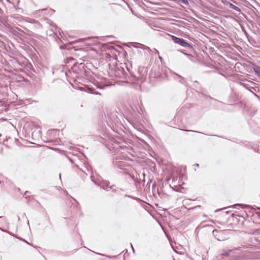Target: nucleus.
<instances>
[{
	"mask_svg": "<svg viewBox=\"0 0 260 260\" xmlns=\"http://www.w3.org/2000/svg\"><path fill=\"white\" fill-rule=\"evenodd\" d=\"M75 166L78 168L80 170H82L83 172L86 174V171H89L88 165L85 162V156H82V158L79 159L77 161H73Z\"/></svg>",
	"mask_w": 260,
	"mask_h": 260,
	"instance_id": "f257e3e1",
	"label": "nucleus"
},
{
	"mask_svg": "<svg viewBox=\"0 0 260 260\" xmlns=\"http://www.w3.org/2000/svg\"><path fill=\"white\" fill-rule=\"evenodd\" d=\"M113 165L116 169L125 170V167L128 166L127 162L117 157L114 158Z\"/></svg>",
	"mask_w": 260,
	"mask_h": 260,
	"instance_id": "f03ea898",
	"label": "nucleus"
},
{
	"mask_svg": "<svg viewBox=\"0 0 260 260\" xmlns=\"http://www.w3.org/2000/svg\"><path fill=\"white\" fill-rule=\"evenodd\" d=\"M171 39L173 41L177 44L181 46L182 47L189 48H192L191 44L188 43L185 40L182 38H178L174 36H171Z\"/></svg>",
	"mask_w": 260,
	"mask_h": 260,
	"instance_id": "7ed1b4c3",
	"label": "nucleus"
},
{
	"mask_svg": "<svg viewBox=\"0 0 260 260\" xmlns=\"http://www.w3.org/2000/svg\"><path fill=\"white\" fill-rule=\"evenodd\" d=\"M128 177L129 178L130 181L132 180L134 182L137 189L141 188L140 185L141 181L137 179H135L134 177L130 174H128Z\"/></svg>",
	"mask_w": 260,
	"mask_h": 260,
	"instance_id": "20e7f679",
	"label": "nucleus"
},
{
	"mask_svg": "<svg viewBox=\"0 0 260 260\" xmlns=\"http://www.w3.org/2000/svg\"><path fill=\"white\" fill-rule=\"evenodd\" d=\"M227 6H229L230 8L235 10V11L237 12H240L241 10L240 9L237 7L236 6L233 5V4L229 2L226 1L224 3Z\"/></svg>",
	"mask_w": 260,
	"mask_h": 260,
	"instance_id": "39448f33",
	"label": "nucleus"
},
{
	"mask_svg": "<svg viewBox=\"0 0 260 260\" xmlns=\"http://www.w3.org/2000/svg\"><path fill=\"white\" fill-rule=\"evenodd\" d=\"M115 75L119 78H123L124 77V72L122 68L117 69V70L115 71Z\"/></svg>",
	"mask_w": 260,
	"mask_h": 260,
	"instance_id": "423d86ee",
	"label": "nucleus"
},
{
	"mask_svg": "<svg viewBox=\"0 0 260 260\" xmlns=\"http://www.w3.org/2000/svg\"><path fill=\"white\" fill-rule=\"evenodd\" d=\"M232 251V250H229V251H225L224 250L222 253H221L219 255V257L221 258H224L225 257H229L230 256V253Z\"/></svg>",
	"mask_w": 260,
	"mask_h": 260,
	"instance_id": "0eeeda50",
	"label": "nucleus"
},
{
	"mask_svg": "<svg viewBox=\"0 0 260 260\" xmlns=\"http://www.w3.org/2000/svg\"><path fill=\"white\" fill-rule=\"evenodd\" d=\"M255 74L260 78V67L257 66H255L253 68Z\"/></svg>",
	"mask_w": 260,
	"mask_h": 260,
	"instance_id": "6e6552de",
	"label": "nucleus"
},
{
	"mask_svg": "<svg viewBox=\"0 0 260 260\" xmlns=\"http://www.w3.org/2000/svg\"><path fill=\"white\" fill-rule=\"evenodd\" d=\"M139 47L141 48V49H142L143 50H147L148 51H151V49L149 47L146 46L144 45H142V44H140V46Z\"/></svg>",
	"mask_w": 260,
	"mask_h": 260,
	"instance_id": "1a4fd4ad",
	"label": "nucleus"
},
{
	"mask_svg": "<svg viewBox=\"0 0 260 260\" xmlns=\"http://www.w3.org/2000/svg\"><path fill=\"white\" fill-rule=\"evenodd\" d=\"M179 3H180L184 5L187 6L189 5L188 0H176Z\"/></svg>",
	"mask_w": 260,
	"mask_h": 260,
	"instance_id": "9d476101",
	"label": "nucleus"
},
{
	"mask_svg": "<svg viewBox=\"0 0 260 260\" xmlns=\"http://www.w3.org/2000/svg\"><path fill=\"white\" fill-rule=\"evenodd\" d=\"M5 109V106L2 102H0V113L3 112Z\"/></svg>",
	"mask_w": 260,
	"mask_h": 260,
	"instance_id": "9b49d317",
	"label": "nucleus"
},
{
	"mask_svg": "<svg viewBox=\"0 0 260 260\" xmlns=\"http://www.w3.org/2000/svg\"><path fill=\"white\" fill-rule=\"evenodd\" d=\"M190 201L189 199H185L183 201V205L185 206V205H186L188 204V202H189Z\"/></svg>",
	"mask_w": 260,
	"mask_h": 260,
	"instance_id": "f8f14e48",
	"label": "nucleus"
},
{
	"mask_svg": "<svg viewBox=\"0 0 260 260\" xmlns=\"http://www.w3.org/2000/svg\"><path fill=\"white\" fill-rule=\"evenodd\" d=\"M90 91H91L90 92L91 93H92V94H100L99 92L95 91L94 89H90Z\"/></svg>",
	"mask_w": 260,
	"mask_h": 260,
	"instance_id": "ddd939ff",
	"label": "nucleus"
},
{
	"mask_svg": "<svg viewBox=\"0 0 260 260\" xmlns=\"http://www.w3.org/2000/svg\"><path fill=\"white\" fill-rule=\"evenodd\" d=\"M182 53H183V52H182ZM184 54L186 56H187L190 59L192 57V56L191 54L186 53H184Z\"/></svg>",
	"mask_w": 260,
	"mask_h": 260,
	"instance_id": "4468645a",
	"label": "nucleus"
},
{
	"mask_svg": "<svg viewBox=\"0 0 260 260\" xmlns=\"http://www.w3.org/2000/svg\"><path fill=\"white\" fill-rule=\"evenodd\" d=\"M125 196H126V197H129V198H132V199H134V200H137V199H138L137 198H136V197H132V196H129V195H126H126H125Z\"/></svg>",
	"mask_w": 260,
	"mask_h": 260,
	"instance_id": "2eb2a0df",
	"label": "nucleus"
},
{
	"mask_svg": "<svg viewBox=\"0 0 260 260\" xmlns=\"http://www.w3.org/2000/svg\"><path fill=\"white\" fill-rule=\"evenodd\" d=\"M201 206L200 205H198V206H195V207H190V208H189L188 209L190 210V209H194V208H198V207H200Z\"/></svg>",
	"mask_w": 260,
	"mask_h": 260,
	"instance_id": "dca6fc26",
	"label": "nucleus"
},
{
	"mask_svg": "<svg viewBox=\"0 0 260 260\" xmlns=\"http://www.w3.org/2000/svg\"><path fill=\"white\" fill-rule=\"evenodd\" d=\"M28 22L30 23H38V22L37 21H35V20H30V21H29Z\"/></svg>",
	"mask_w": 260,
	"mask_h": 260,
	"instance_id": "f3484780",
	"label": "nucleus"
},
{
	"mask_svg": "<svg viewBox=\"0 0 260 260\" xmlns=\"http://www.w3.org/2000/svg\"><path fill=\"white\" fill-rule=\"evenodd\" d=\"M98 254H100L102 256H106V257H111V256H108V255H105V254H100V253H98Z\"/></svg>",
	"mask_w": 260,
	"mask_h": 260,
	"instance_id": "a211bd4d",
	"label": "nucleus"
},
{
	"mask_svg": "<svg viewBox=\"0 0 260 260\" xmlns=\"http://www.w3.org/2000/svg\"><path fill=\"white\" fill-rule=\"evenodd\" d=\"M52 132H55V133H59V131L58 129H54L52 131Z\"/></svg>",
	"mask_w": 260,
	"mask_h": 260,
	"instance_id": "6ab92c4d",
	"label": "nucleus"
},
{
	"mask_svg": "<svg viewBox=\"0 0 260 260\" xmlns=\"http://www.w3.org/2000/svg\"><path fill=\"white\" fill-rule=\"evenodd\" d=\"M154 50H155L156 53H157V54H159V52L156 49H154Z\"/></svg>",
	"mask_w": 260,
	"mask_h": 260,
	"instance_id": "aec40b11",
	"label": "nucleus"
},
{
	"mask_svg": "<svg viewBox=\"0 0 260 260\" xmlns=\"http://www.w3.org/2000/svg\"><path fill=\"white\" fill-rule=\"evenodd\" d=\"M242 206V205H240V204H236L234 205V207H236V206Z\"/></svg>",
	"mask_w": 260,
	"mask_h": 260,
	"instance_id": "412c9836",
	"label": "nucleus"
},
{
	"mask_svg": "<svg viewBox=\"0 0 260 260\" xmlns=\"http://www.w3.org/2000/svg\"><path fill=\"white\" fill-rule=\"evenodd\" d=\"M131 246H132V247L133 251V252H135V250H134V247H133V245H132V244H131Z\"/></svg>",
	"mask_w": 260,
	"mask_h": 260,
	"instance_id": "4be33fe9",
	"label": "nucleus"
},
{
	"mask_svg": "<svg viewBox=\"0 0 260 260\" xmlns=\"http://www.w3.org/2000/svg\"><path fill=\"white\" fill-rule=\"evenodd\" d=\"M223 209H217L216 210H215V212H218L219 211L221 210H222Z\"/></svg>",
	"mask_w": 260,
	"mask_h": 260,
	"instance_id": "5701e85b",
	"label": "nucleus"
},
{
	"mask_svg": "<svg viewBox=\"0 0 260 260\" xmlns=\"http://www.w3.org/2000/svg\"><path fill=\"white\" fill-rule=\"evenodd\" d=\"M91 180L92 181H93L95 183V184H98V183L96 182H95L93 180L92 177H91Z\"/></svg>",
	"mask_w": 260,
	"mask_h": 260,
	"instance_id": "b1692460",
	"label": "nucleus"
},
{
	"mask_svg": "<svg viewBox=\"0 0 260 260\" xmlns=\"http://www.w3.org/2000/svg\"><path fill=\"white\" fill-rule=\"evenodd\" d=\"M178 77H179V78H181V79H183V78H182L181 76H180V75H178Z\"/></svg>",
	"mask_w": 260,
	"mask_h": 260,
	"instance_id": "393cba45",
	"label": "nucleus"
},
{
	"mask_svg": "<svg viewBox=\"0 0 260 260\" xmlns=\"http://www.w3.org/2000/svg\"><path fill=\"white\" fill-rule=\"evenodd\" d=\"M47 10L46 9H43L42 11H46Z\"/></svg>",
	"mask_w": 260,
	"mask_h": 260,
	"instance_id": "a878e982",
	"label": "nucleus"
},
{
	"mask_svg": "<svg viewBox=\"0 0 260 260\" xmlns=\"http://www.w3.org/2000/svg\"><path fill=\"white\" fill-rule=\"evenodd\" d=\"M27 192H28V191H25V194L26 196V194H27Z\"/></svg>",
	"mask_w": 260,
	"mask_h": 260,
	"instance_id": "bb28decb",
	"label": "nucleus"
},
{
	"mask_svg": "<svg viewBox=\"0 0 260 260\" xmlns=\"http://www.w3.org/2000/svg\"><path fill=\"white\" fill-rule=\"evenodd\" d=\"M75 202H77V201L75 200V199L72 198Z\"/></svg>",
	"mask_w": 260,
	"mask_h": 260,
	"instance_id": "cd10ccee",
	"label": "nucleus"
},
{
	"mask_svg": "<svg viewBox=\"0 0 260 260\" xmlns=\"http://www.w3.org/2000/svg\"><path fill=\"white\" fill-rule=\"evenodd\" d=\"M196 165V166L199 167V164H197Z\"/></svg>",
	"mask_w": 260,
	"mask_h": 260,
	"instance_id": "c85d7f7f",
	"label": "nucleus"
},
{
	"mask_svg": "<svg viewBox=\"0 0 260 260\" xmlns=\"http://www.w3.org/2000/svg\"><path fill=\"white\" fill-rule=\"evenodd\" d=\"M103 189H107V188H104V187H103Z\"/></svg>",
	"mask_w": 260,
	"mask_h": 260,
	"instance_id": "c756f323",
	"label": "nucleus"
},
{
	"mask_svg": "<svg viewBox=\"0 0 260 260\" xmlns=\"http://www.w3.org/2000/svg\"><path fill=\"white\" fill-rule=\"evenodd\" d=\"M159 58L160 59H161V57L160 56H159Z\"/></svg>",
	"mask_w": 260,
	"mask_h": 260,
	"instance_id": "7c9ffc66",
	"label": "nucleus"
},
{
	"mask_svg": "<svg viewBox=\"0 0 260 260\" xmlns=\"http://www.w3.org/2000/svg\"><path fill=\"white\" fill-rule=\"evenodd\" d=\"M2 136V135L0 134V137Z\"/></svg>",
	"mask_w": 260,
	"mask_h": 260,
	"instance_id": "2f4dec72",
	"label": "nucleus"
}]
</instances>
